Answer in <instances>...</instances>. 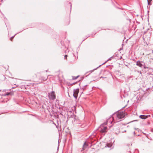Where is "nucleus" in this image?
Here are the masks:
<instances>
[{
    "mask_svg": "<svg viewBox=\"0 0 153 153\" xmlns=\"http://www.w3.org/2000/svg\"><path fill=\"white\" fill-rule=\"evenodd\" d=\"M106 123H104L102 124L100 126L98 127V128L95 131H97V130H99L102 133L106 132L107 127L106 126H104L106 125Z\"/></svg>",
    "mask_w": 153,
    "mask_h": 153,
    "instance_id": "nucleus-1",
    "label": "nucleus"
},
{
    "mask_svg": "<svg viewBox=\"0 0 153 153\" xmlns=\"http://www.w3.org/2000/svg\"><path fill=\"white\" fill-rule=\"evenodd\" d=\"M117 120L121 119L124 117L125 116V113L123 112H119L116 114Z\"/></svg>",
    "mask_w": 153,
    "mask_h": 153,
    "instance_id": "nucleus-2",
    "label": "nucleus"
},
{
    "mask_svg": "<svg viewBox=\"0 0 153 153\" xmlns=\"http://www.w3.org/2000/svg\"><path fill=\"white\" fill-rule=\"evenodd\" d=\"M136 65L141 68H143L144 65H145V63L142 61H138L137 62Z\"/></svg>",
    "mask_w": 153,
    "mask_h": 153,
    "instance_id": "nucleus-3",
    "label": "nucleus"
},
{
    "mask_svg": "<svg viewBox=\"0 0 153 153\" xmlns=\"http://www.w3.org/2000/svg\"><path fill=\"white\" fill-rule=\"evenodd\" d=\"M79 88H77L74 90L73 96L75 98H77V95L78 93L79 92Z\"/></svg>",
    "mask_w": 153,
    "mask_h": 153,
    "instance_id": "nucleus-4",
    "label": "nucleus"
},
{
    "mask_svg": "<svg viewBox=\"0 0 153 153\" xmlns=\"http://www.w3.org/2000/svg\"><path fill=\"white\" fill-rule=\"evenodd\" d=\"M48 78V76H47L45 77H44L43 76H40L39 78V79L41 80V82H40V83H42V81H46L47 80Z\"/></svg>",
    "mask_w": 153,
    "mask_h": 153,
    "instance_id": "nucleus-5",
    "label": "nucleus"
},
{
    "mask_svg": "<svg viewBox=\"0 0 153 153\" xmlns=\"http://www.w3.org/2000/svg\"><path fill=\"white\" fill-rule=\"evenodd\" d=\"M51 98L53 100H54L56 99V95L55 94V92L53 91H52L50 95Z\"/></svg>",
    "mask_w": 153,
    "mask_h": 153,
    "instance_id": "nucleus-6",
    "label": "nucleus"
},
{
    "mask_svg": "<svg viewBox=\"0 0 153 153\" xmlns=\"http://www.w3.org/2000/svg\"><path fill=\"white\" fill-rule=\"evenodd\" d=\"M88 144H87L85 142L84 144L83 145L82 149L81 150V151H82V150H84L85 149L88 147Z\"/></svg>",
    "mask_w": 153,
    "mask_h": 153,
    "instance_id": "nucleus-7",
    "label": "nucleus"
},
{
    "mask_svg": "<svg viewBox=\"0 0 153 153\" xmlns=\"http://www.w3.org/2000/svg\"><path fill=\"white\" fill-rule=\"evenodd\" d=\"M148 117V115H140L139 116V117L142 119H145Z\"/></svg>",
    "mask_w": 153,
    "mask_h": 153,
    "instance_id": "nucleus-8",
    "label": "nucleus"
},
{
    "mask_svg": "<svg viewBox=\"0 0 153 153\" xmlns=\"http://www.w3.org/2000/svg\"><path fill=\"white\" fill-rule=\"evenodd\" d=\"M105 63V62H104L103 63H102V64L101 65H100L97 68H94V69H93V70H92L91 71H89L88 72H86V74H87L88 73V72H90L91 73L93 72L94 70H96L97 68H98L99 67H100L101 65H103V64H104V63Z\"/></svg>",
    "mask_w": 153,
    "mask_h": 153,
    "instance_id": "nucleus-9",
    "label": "nucleus"
},
{
    "mask_svg": "<svg viewBox=\"0 0 153 153\" xmlns=\"http://www.w3.org/2000/svg\"><path fill=\"white\" fill-rule=\"evenodd\" d=\"M112 144L110 143H107L106 144V146H105V147H107L108 148H110L112 146Z\"/></svg>",
    "mask_w": 153,
    "mask_h": 153,
    "instance_id": "nucleus-10",
    "label": "nucleus"
},
{
    "mask_svg": "<svg viewBox=\"0 0 153 153\" xmlns=\"http://www.w3.org/2000/svg\"><path fill=\"white\" fill-rule=\"evenodd\" d=\"M10 93L9 92H7L4 95V96H6L9 95L10 94Z\"/></svg>",
    "mask_w": 153,
    "mask_h": 153,
    "instance_id": "nucleus-11",
    "label": "nucleus"
},
{
    "mask_svg": "<svg viewBox=\"0 0 153 153\" xmlns=\"http://www.w3.org/2000/svg\"><path fill=\"white\" fill-rule=\"evenodd\" d=\"M79 77V76H73L72 79L74 80L76 79H77Z\"/></svg>",
    "mask_w": 153,
    "mask_h": 153,
    "instance_id": "nucleus-12",
    "label": "nucleus"
},
{
    "mask_svg": "<svg viewBox=\"0 0 153 153\" xmlns=\"http://www.w3.org/2000/svg\"><path fill=\"white\" fill-rule=\"evenodd\" d=\"M152 0H147L148 1V5H150L151 4V3L150 2V1H151Z\"/></svg>",
    "mask_w": 153,
    "mask_h": 153,
    "instance_id": "nucleus-13",
    "label": "nucleus"
},
{
    "mask_svg": "<svg viewBox=\"0 0 153 153\" xmlns=\"http://www.w3.org/2000/svg\"><path fill=\"white\" fill-rule=\"evenodd\" d=\"M16 35V34H15L14 36H12L10 38V40L11 41H12V39H13L14 36Z\"/></svg>",
    "mask_w": 153,
    "mask_h": 153,
    "instance_id": "nucleus-14",
    "label": "nucleus"
},
{
    "mask_svg": "<svg viewBox=\"0 0 153 153\" xmlns=\"http://www.w3.org/2000/svg\"><path fill=\"white\" fill-rule=\"evenodd\" d=\"M76 83V82H74L70 84V85H68L69 86L70 85H73L75 84Z\"/></svg>",
    "mask_w": 153,
    "mask_h": 153,
    "instance_id": "nucleus-15",
    "label": "nucleus"
},
{
    "mask_svg": "<svg viewBox=\"0 0 153 153\" xmlns=\"http://www.w3.org/2000/svg\"><path fill=\"white\" fill-rule=\"evenodd\" d=\"M143 68H144V69H146V68H148V67H147L146 66L145 64L144 65V66H143Z\"/></svg>",
    "mask_w": 153,
    "mask_h": 153,
    "instance_id": "nucleus-16",
    "label": "nucleus"
},
{
    "mask_svg": "<svg viewBox=\"0 0 153 153\" xmlns=\"http://www.w3.org/2000/svg\"><path fill=\"white\" fill-rule=\"evenodd\" d=\"M67 56H68L67 55H65L64 56V58H65V59H67Z\"/></svg>",
    "mask_w": 153,
    "mask_h": 153,
    "instance_id": "nucleus-17",
    "label": "nucleus"
},
{
    "mask_svg": "<svg viewBox=\"0 0 153 153\" xmlns=\"http://www.w3.org/2000/svg\"><path fill=\"white\" fill-rule=\"evenodd\" d=\"M86 85H84V86H83V88H82L84 90L85 89V86H86Z\"/></svg>",
    "mask_w": 153,
    "mask_h": 153,
    "instance_id": "nucleus-18",
    "label": "nucleus"
},
{
    "mask_svg": "<svg viewBox=\"0 0 153 153\" xmlns=\"http://www.w3.org/2000/svg\"><path fill=\"white\" fill-rule=\"evenodd\" d=\"M95 150V149L94 148H92V151H94Z\"/></svg>",
    "mask_w": 153,
    "mask_h": 153,
    "instance_id": "nucleus-19",
    "label": "nucleus"
},
{
    "mask_svg": "<svg viewBox=\"0 0 153 153\" xmlns=\"http://www.w3.org/2000/svg\"><path fill=\"white\" fill-rule=\"evenodd\" d=\"M136 130H139V129L138 128H134Z\"/></svg>",
    "mask_w": 153,
    "mask_h": 153,
    "instance_id": "nucleus-20",
    "label": "nucleus"
},
{
    "mask_svg": "<svg viewBox=\"0 0 153 153\" xmlns=\"http://www.w3.org/2000/svg\"><path fill=\"white\" fill-rule=\"evenodd\" d=\"M69 4H70L71 5H70V6H71H71H72V5L71 4V3L70 2L69 3Z\"/></svg>",
    "mask_w": 153,
    "mask_h": 153,
    "instance_id": "nucleus-21",
    "label": "nucleus"
},
{
    "mask_svg": "<svg viewBox=\"0 0 153 153\" xmlns=\"http://www.w3.org/2000/svg\"><path fill=\"white\" fill-rule=\"evenodd\" d=\"M100 78H104V77H103L102 76H101V77H100Z\"/></svg>",
    "mask_w": 153,
    "mask_h": 153,
    "instance_id": "nucleus-22",
    "label": "nucleus"
},
{
    "mask_svg": "<svg viewBox=\"0 0 153 153\" xmlns=\"http://www.w3.org/2000/svg\"><path fill=\"white\" fill-rule=\"evenodd\" d=\"M126 130H125V131H123V132H126Z\"/></svg>",
    "mask_w": 153,
    "mask_h": 153,
    "instance_id": "nucleus-23",
    "label": "nucleus"
},
{
    "mask_svg": "<svg viewBox=\"0 0 153 153\" xmlns=\"http://www.w3.org/2000/svg\"><path fill=\"white\" fill-rule=\"evenodd\" d=\"M134 134H135V131H134Z\"/></svg>",
    "mask_w": 153,
    "mask_h": 153,
    "instance_id": "nucleus-24",
    "label": "nucleus"
},
{
    "mask_svg": "<svg viewBox=\"0 0 153 153\" xmlns=\"http://www.w3.org/2000/svg\"><path fill=\"white\" fill-rule=\"evenodd\" d=\"M15 87H12V89H13V88H14Z\"/></svg>",
    "mask_w": 153,
    "mask_h": 153,
    "instance_id": "nucleus-25",
    "label": "nucleus"
},
{
    "mask_svg": "<svg viewBox=\"0 0 153 153\" xmlns=\"http://www.w3.org/2000/svg\"><path fill=\"white\" fill-rule=\"evenodd\" d=\"M111 59V58H109V60H110Z\"/></svg>",
    "mask_w": 153,
    "mask_h": 153,
    "instance_id": "nucleus-26",
    "label": "nucleus"
},
{
    "mask_svg": "<svg viewBox=\"0 0 153 153\" xmlns=\"http://www.w3.org/2000/svg\"><path fill=\"white\" fill-rule=\"evenodd\" d=\"M46 72H47V70H46Z\"/></svg>",
    "mask_w": 153,
    "mask_h": 153,
    "instance_id": "nucleus-27",
    "label": "nucleus"
},
{
    "mask_svg": "<svg viewBox=\"0 0 153 153\" xmlns=\"http://www.w3.org/2000/svg\"><path fill=\"white\" fill-rule=\"evenodd\" d=\"M140 73L141 74V71H140Z\"/></svg>",
    "mask_w": 153,
    "mask_h": 153,
    "instance_id": "nucleus-28",
    "label": "nucleus"
},
{
    "mask_svg": "<svg viewBox=\"0 0 153 153\" xmlns=\"http://www.w3.org/2000/svg\"><path fill=\"white\" fill-rule=\"evenodd\" d=\"M147 8H149V7L148 6H147Z\"/></svg>",
    "mask_w": 153,
    "mask_h": 153,
    "instance_id": "nucleus-29",
    "label": "nucleus"
}]
</instances>
